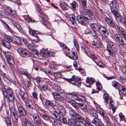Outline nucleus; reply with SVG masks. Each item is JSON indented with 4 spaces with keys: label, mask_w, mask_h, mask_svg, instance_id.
Listing matches in <instances>:
<instances>
[{
    "label": "nucleus",
    "mask_w": 126,
    "mask_h": 126,
    "mask_svg": "<svg viewBox=\"0 0 126 126\" xmlns=\"http://www.w3.org/2000/svg\"><path fill=\"white\" fill-rule=\"evenodd\" d=\"M69 114L71 118L74 120H78L84 125L88 126L90 124L88 121L72 110H71L70 111Z\"/></svg>",
    "instance_id": "1"
},
{
    "label": "nucleus",
    "mask_w": 126,
    "mask_h": 126,
    "mask_svg": "<svg viewBox=\"0 0 126 126\" xmlns=\"http://www.w3.org/2000/svg\"><path fill=\"white\" fill-rule=\"evenodd\" d=\"M56 110L58 113L59 114L62 116V117L60 116L58 118L61 122L63 124H66V120L65 118L63 117L65 115L66 113L65 109L62 106L59 105L56 106Z\"/></svg>",
    "instance_id": "2"
},
{
    "label": "nucleus",
    "mask_w": 126,
    "mask_h": 126,
    "mask_svg": "<svg viewBox=\"0 0 126 126\" xmlns=\"http://www.w3.org/2000/svg\"><path fill=\"white\" fill-rule=\"evenodd\" d=\"M80 16H78L77 17L78 21L81 24H83L85 21L88 22L90 21L92 19L90 16L84 12H82L81 13Z\"/></svg>",
    "instance_id": "3"
},
{
    "label": "nucleus",
    "mask_w": 126,
    "mask_h": 126,
    "mask_svg": "<svg viewBox=\"0 0 126 126\" xmlns=\"http://www.w3.org/2000/svg\"><path fill=\"white\" fill-rule=\"evenodd\" d=\"M63 78L69 82L71 83L73 85L79 86H80L81 85V82L79 81L81 80V79L78 76L76 77L75 75H73L70 79L64 78Z\"/></svg>",
    "instance_id": "4"
},
{
    "label": "nucleus",
    "mask_w": 126,
    "mask_h": 126,
    "mask_svg": "<svg viewBox=\"0 0 126 126\" xmlns=\"http://www.w3.org/2000/svg\"><path fill=\"white\" fill-rule=\"evenodd\" d=\"M1 53H3L7 58L8 63L9 65L13 66L15 65V61L13 57L10 55L9 52L1 51Z\"/></svg>",
    "instance_id": "5"
},
{
    "label": "nucleus",
    "mask_w": 126,
    "mask_h": 126,
    "mask_svg": "<svg viewBox=\"0 0 126 126\" xmlns=\"http://www.w3.org/2000/svg\"><path fill=\"white\" fill-rule=\"evenodd\" d=\"M28 29H29V32L30 34L32 36L35 37V39H33L32 40V42L34 43L38 42V41L39 37L37 36V34H40V32L38 31L32 30L30 27H28Z\"/></svg>",
    "instance_id": "6"
},
{
    "label": "nucleus",
    "mask_w": 126,
    "mask_h": 126,
    "mask_svg": "<svg viewBox=\"0 0 126 126\" xmlns=\"http://www.w3.org/2000/svg\"><path fill=\"white\" fill-rule=\"evenodd\" d=\"M52 94L56 100H63L66 99L67 98V96L64 93L60 94L58 92H54L52 93Z\"/></svg>",
    "instance_id": "7"
},
{
    "label": "nucleus",
    "mask_w": 126,
    "mask_h": 126,
    "mask_svg": "<svg viewBox=\"0 0 126 126\" xmlns=\"http://www.w3.org/2000/svg\"><path fill=\"white\" fill-rule=\"evenodd\" d=\"M20 55L23 57H27L29 56V51L25 49L20 47L18 48L17 50Z\"/></svg>",
    "instance_id": "8"
},
{
    "label": "nucleus",
    "mask_w": 126,
    "mask_h": 126,
    "mask_svg": "<svg viewBox=\"0 0 126 126\" xmlns=\"http://www.w3.org/2000/svg\"><path fill=\"white\" fill-rule=\"evenodd\" d=\"M97 31L102 36L106 37L108 35L107 29L104 26L99 25Z\"/></svg>",
    "instance_id": "9"
},
{
    "label": "nucleus",
    "mask_w": 126,
    "mask_h": 126,
    "mask_svg": "<svg viewBox=\"0 0 126 126\" xmlns=\"http://www.w3.org/2000/svg\"><path fill=\"white\" fill-rule=\"evenodd\" d=\"M11 116L12 117L13 120L16 122L18 118V115L17 114L15 108L14 107H11L9 108Z\"/></svg>",
    "instance_id": "10"
},
{
    "label": "nucleus",
    "mask_w": 126,
    "mask_h": 126,
    "mask_svg": "<svg viewBox=\"0 0 126 126\" xmlns=\"http://www.w3.org/2000/svg\"><path fill=\"white\" fill-rule=\"evenodd\" d=\"M26 103L27 107L33 110H35L32 101L30 100L28 96L22 100Z\"/></svg>",
    "instance_id": "11"
},
{
    "label": "nucleus",
    "mask_w": 126,
    "mask_h": 126,
    "mask_svg": "<svg viewBox=\"0 0 126 126\" xmlns=\"http://www.w3.org/2000/svg\"><path fill=\"white\" fill-rule=\"evenodd\" d=\"M7 95V98H6L11 102H14L15 101V96L11 89H9Z\"/></svg>",
    "instance_id": "12"
},
{
    "label": "nucleus",
    "mask_w": 126,
    "mask_h": 126,
    "mask_svg": "<svg viewBox=\"0 0 126 126\" xmlns=\"http://www.w3.org/2000/svg\"><path fill=\"white\" fill-rule=\"evenodd\" d=\"M116 3L115 0H112L110 3L111 12L113 15L117 13L116 8Z\"/></svg>",
    "instance_id": "13"
},
{
    "label": "nucleus",
    "mask_w": 126,
    "mask_h": 126,
    "mask_svg": "<svg viewBox=\"0 0 126 126\" xmlns=\"http://www.w3.org/2000/svg\"><path fill=\"white\" fill-rule=\"evenodd\" d=\"M10 21L13 23L14 26L19 31L21 32H23V29L20 25L17 23L16 20H14V18H10Z\"/></svg>",
    "instance_id": "14"
},
{
    "label": "nucleus",
    "mask_w": 126,
    "mask_h": 126,
    "mask_svg": "<svg viewBox=\"0 0 126 126\" xmlns=\"http://www.w3.org/2000/svg\"><path fill=\"white\" fill-rule=\"evenodd\" d=\"M33 119L34 122L36 126H40L41 125V120L38 115L34 114L33 115Z\"/></svg>",
    "instance_id": "15"
},
{
    "label": "nucleus",
    "mask_w": 126,
    "mask_h": 126,
    "mask_svg": "<svg viewBox=\"0 0 126 126\" xmlns=\"http://www.w3.org/2000/svg\"><path fill=\"white\" fill-rule=\"evenodd\" d=\"M1 21L4 28L5 30L7 31L10 32L11 33H14V31L6 22L3 21V20H1Z\"/></svg>",
    "instance_id": "16"
},
{
    "label": "nucleus",
    "mask_w": 126,
    "mask_h": 126,
    "mask_svg": "<svg viewBox=\"0 0 126 126\" xmlns=\"http://www.w3.org/2000/svg\"><path fill=\"white\" fill-rule=\"evenodd\" d=\"M16 106L18 113L23 116H25L26 115V113L25 110L21 106L18 104H17Z\"/></svg>",
    "instance_id": "17"
},
{
    "label": "nucleus",
    "mask_w": 126,
    "mask_h": 126,
    "mask_svg": "<svg viewBox=\"0 0 126 126\" xmlns=\"http://www.w3.org/2000/svg\"><path fill=\"white\" fill-rule=\"evenodd\" d=\"M119 32L122 35V37L125 40H126V31L125 29L121 27H117Z\"/></svg>",
    "instance_id": "18"
},
{
    "label": "nucleus",
    "mask_w": 126,
    "mask_h": 126,
    "mask_svg": "<svg viewBox=\"0 0 126 126\" xmlns=\"http://www.w3.org/2000/svg\"><path fill=\"white\" fill-rule=\"evenodd\" d=\"M118 89L119 94L121 93L126 95V88L124 86L119 85L118 86Z\"/></svg>",
    "instance_id": "19"
},
{
    "label": "nucleus",
    "mask_w": 126,
    "mask_h": 126,
    "mask_svg": "<svg viewBox=\"0 0 126 126\" xmlns=\"http://www.w3.org/2000/svg\"><path fill=\"white\" fill-rule=\"evenodd\" d=\"M105 21L110 27L114 28L115 26L114 22L109 17H106L105 18Z\"/></svg>",
    "instance_id": "20"
},
{
    "label": "nucleus",
    "mask_w": 126,
    "mask_h": 126,
    "mask_svg": "<svg viewBox=\"0 0 126 126\" xmlns=\"http://www.w3.org/2000/svg\"><path fill=\"white\" fill-rule=\"evenodd\" d=\"M107 49L110 55L112 56L113 57L115 55L114 52L116 51L117 50H114L112 47L107 46Z\"/></svg>",
    "instance_id": "21"
},
{
    "label": "nucleus",
    "mask_w": 126,
    "mask_h": 126,
    "mask_svg": "<svg viewBox=\"0 0 126 126\" xmlns=\"http://www.w3.org/2000/svg\"><path fill=\"white\" fill-rule=\"evenodd\" d=\"M1 44L3 46L10 49L11 48V45L9 43L4 40H1L0 41Z\"/></svg>",
    "instance_id": "22"
},
{
    "label": "nucleus",
    "mask_w": 126,
    "mask_h": 126,
    "mask_svg": "<svg viewBox=\"0 0 126 126\" xmlns=\"http://www.w3.org/2000/svg\"><path fill=\"white\" fill-rule=\"evenodd\" d=\"M85 81L87 83L89 84L90 86L93 84L95 82V79L91 77H87Z\"/></svg>",
    "instance_id": "23"
},
{
    "label": "nucleus",
    "mask_w": 126,
    "mask_h": 126,
    "mask_svg": "<svg viewBox=\"0 0 126 126\" xmlns=\"http://www.w3.org/2000/svg\"><path fill=\"white\" fill-rule=\"evenodd\" d=\"M68 103L74 107L76 109H78L79 108V103H77L75 101L72 100L71 101H68Z\"/></svg>",
    "instance_id": "24"
},
{
    "label": "nucleus",
    "mask_w": 126,
    "mask_h": 126,
    "mask_svg": "<svg viewBox=\"0 0 126 126\" xmlns=\"http://www.w3.org/2000/svg\"><path fill=\"white\" fill-rule=\"evenodd\" d=\"M73 98L75 100H77L79 101L82 102L85 101L86 99L84 97L82 96H79L77 95H74L73 96Z\"/></svg>",
    "instance_id": "25"
},
{
    "label": "nucleus",
    "mask_w": 126,
    "mask_h": 126,
    "mask_svg": "<svg viewBox=\"0 0 126 126\" xmlns=\"http://www.w3.org/2000/svg\"><path fill=\"white\" fill-rule=\"evenodd\" d=\"M69 18L72 24H75L76 23L75 16L74 14H70L69 15Z\"/></svg>",
    "instance_id": "26"
},
{
    "label": "nucleus",
    "mask_w": 126,
    "mask_h": 126,
    "mask_svg": "<svg viewBox=\"0 0 126 126\" xmlns=\"http://www.w3.org/2000/svg\"><path fill=\"white\" fill-rule=\"evenodd\" d=\"M6 12L10 15H13L15 14L16 12L15 10H13L11 8L9 7H7L6 8Z\"/></svg>",
    "instance_id": "27"
},
{
    "label": "nucleus",
    "mask_w": 126,
    "mask_h": 126,
    "mask_svg": "<svg viewBox=\"0 0 126 126\" xmlns=\"http://www.w3.org/2000/svg\"><path fill=\"white\" fill-rule=\"evenodd\" d=\"M107 46L112 47L114 50L117 49V46L116 44L111 41H109Z\"/></svg>",
    "instance_id": "28"
},
{
    "label": "nucleus",
    "mask_w": 126,
    "mask_h": 126,
    "mask_svg": "<svg viewBox=\"0 0 126 126\" xmlns=\"http://www.w3.org/2000/svg\"><path fill=\"white\" fill-rule=\"evenodd\" d=\"M9 89H11L9 87H8L7 88V91H6L5 87H3L1 88V91L2 94L3 95L4 97L7 98V95L8 94V91Z\"/></svg>",
    "instance_id": "29"
},
{
    "label": "nucleus",
    "mask_w": 126,
    "mask_h": 126,
    "mask_svg": "<svg viewBox=\"0 0 126 126\" xmlns=\"http://www.w3.org/2000/svg\"><path fill=\"white\" fill-rule=\"evenodd\" d=\"M40 54L43 57H45L46 55H48V56H52V53L50 52L49 51H45L44 52H40Z\"/></svg>",
    "instance_id": "30"
},
{
    "label": "nucleus",
    "mask_w": 126,
    "mask_h": 126,
    "mask_svg": "<svg viewBox=\"0 0 126 126\" xmlns=\"http://www.w3.org/2000/svg\"><path fill=\"white\" fill-rule=\"evenodd\" d=\"M40 116L45 120L47 121H49L50 119V117L47 114H41Z\"/></svg>",
    "instance_id": "31"
},
{
    "label": "nucleus",
    "mask_w": 126,
    "mask_h": 126,
    "mask_svg": "<svg viewBox=\"0 0 126 126\" xmlns=\"http://www.w3.org/2000/svg\"><path fill=\"white\" fill-rule=\"evenodd\" d=\"M99 25L95 23H91L90 26L91 28L93 30H97V31Z\"/></svg>",
    "instance_id": "32"
},
{
    "label": "nucleus",
    "mask_w": 126,
    "mask_h": 126,
    "mask_svg": "<svg viewBox=\"0 0 126 126\" xmlns=\"http://www.w3.org/2000/svg\"><path fill=\"white\" fill-rule=\"evenodd\" d=\"M4 37L5 40L9 43L12 42L13 40V37L11 36L5 35Z\"/></svg>",
    "instance_id": "33"
},
{
    "label": "nucleus",
    "mask_w": 126,
    "mask_h": 126,
    "mask_svg": "<svg viewBox=\"0 0 126 126\" xmlns=\"http://www.w3.org/2000/svg\"><path fill=\"white\" fill-rule=\"evenodd\" d=\"M56 104V103L55 101H47L46 103V104L47 106H55Z\"/></svg>",
    "instance_id": "34"
},
{
    "label": "nucleus",
    "mask_w": 126,
    "mask_h": 126,
    "mask_svg": "<svg viewBox=\"0 0 126 126\" xmlns=\"http://www.w3.org/2000/svg\"><path fill=\"white\" fill-rule=\"evenodd\" d=\"M19 93L22 100L28 96L25 95V92L21 90H19Z\"/></svg>",
    "instance_id": "35"
},
{
    "label": "nucleus",
    "mask_w": 126,
    "mask_h": 126,
    "mask_svg": "<svg viewBox=\"0 0 126 126\" xmlns=\"http://www.w3.org/2000/svg\"><path fill=\"white\" fill-rule=\"evenodd\" d=\"M71 6L72 7V8L73 9L75 10H77L78 7V5L77 2L73 1L72 3H71Z\"/></svg>",
    "instance_id": "36"
},
{
    "label": "nucleus",
    "mask_w": 126,
    "mask_h": 126,
    "mask_svg": "<svg viewBox=\"0 0 126 126\" xmlns=\"http://www.w3.org/2000/svg\"><path fill=\"white\" fill-rule=\"evenodd\" d=\"M15 43L16 44L20 45L22 42V41L18 37L15 36L13 37Z\"/></svg>",
    "instance_id": "37"
},
{
    "label": "nucleus",
    "mask_w": 126,
    "mask_h": 126,
    "mask_svg": "<svg viewBox=\"0 0 126 126\" xmlns=\"http://www.w3.org/2000/svg\"><path fill=\"white\" fill-rule=\"evenodd\" d=\"M117 40L119 42L120 45L122 46L125 45V43L121 37H119Z\"/></svg>",
    "instance_id": "38"
},
{
    "label": "nucleus",
    "mask_w": 126,
    "mask_h": 126,
    "mask_svg": "<svg viewBox=\"0 0 126 126\" xmlns=\"http://www.w3.org/2000/svg\"><path fill=\"white\" fill-rule=\"evenodd\" d=\"M24 123L25 126H33L31 122L28 120L26 118L24 119Z\"/></svg>",
    "instance_id": "39"
},
{
    "label": "nucleus",
    "mask_w": 126,
    "mask_h": 126,
    "mask_svg": "<svg viewBox=\"0 0 126 126\" xmlns=\"http://www.w3.org/2000/svg\"><path fill=\"white\" fill-rule=\"evenodd\" d=\"M20 73L26 76L28 79H30L31 78L30 74L28 72L21 71Z\"/></svg>",
    "instance_id": "40"
},
{
    "label": "nucleus",
    "mask_w": 126,
    "mask_h": 126,
    "mask_svg": "<svg viewBox=\"0 0 126 126\" xmlns=\"http://www.w3.org/2000/svg\"><path fill=\"white\" fill-rule=\"evenodd\" d=\"M5 122L8 126H12V123L11 119L9 117H7L5 119Z\"/></svg>",
    "instance_id": "41"
},
{
    "label": "nucleus",
    "mask_w": 126,
    "mask_h": 126,
    "mask_svg": "<svg viewBox=\"0 0 126 126\" xmlns=\"http://www.w3.org/2000/svg\"><path fill=\"white\" fill-rule=\"evenodd\" d=\"M83 110H87V106L85 104L83 103H79V107Z\"/></svg>",
    "instance_id": "42"
},
{
    "label": "nucleus",
    "mask_w": 126,
    "mask_h": 126,
    "mask_svg": "<svg viewBox=\"0 0 126 126\" xmlns=\"http://www.w3.org/2000/svg\"><path fill=\"white\" fill-rule=\"evenodd\" d=\"M27 47L29 49L31 50L32 51L36 48V46H34L32 43L29 44L28 45H27Z\"/></svg>",
    "instance_id": "43"
},
{
    "label": "nucleus",
    "mask_w": 126,
    "mask_h": 126,
    "mask_svg": "<svg viewBox=\"0 0 126 126\" xmlns=\"http://www.w3.org/2000/svg\"><path fill=\"white\" fill-rule=\"evenodd\" d=\"M97 111L103 117H104L105 115L104 111L101 108H99Z\"/></svg>",
    "instance_id": "44"
},
{
    "label": "nucleus",
    "mask_w": 126,
    "mask_h": 126,
    "mask_svg": "<svg viewBox=\"0 0 126 126\" xmlns=\"http://www.w3.org/2000/svg\"><path fill=\"white\" fill-rule=\"evenodd\" d=\"M54 75L55 78L58 79V78H61L62 76V73L60 72H57L54 73Z\"/></svg>",
    "instance_id": "45"
},
{
    "label": "nucleus",
    "mask_w": 126,
    "mask_h": 126,
    "mask_svg": "<svg viewBox=\"0 0 126 126\" xmlns=\"http://www.w3.org/2000/svg\"><path fill=\"white\" fill-rule=\"evenodd\" d=\"M37 10L39 12V13L41 15H43L44 17H45V16H46L44 14V12L43 11L41 10L40 8V7L38 5H37Z\"/></svg>",
    "instance_id": "46"
},
{
    "label": "nucleus",
    "mask_w": 126,
    "mask_h": 126,
    "mask_svg": "<svg viewBox=\"0 0 126 126\" xmlns=\"http://www.w3.org/2000/svg\"><path fill=\"white\" fill-rule=\"evenodd\" d=\"M103 97L105 101V102L108 104L109 100V97L108 95L106 94H104Z\"/></svg>",
    "instance_id": "47"
},
{
    "label": "nucleus",
    "mask_w": 126,
    "mask_h": 126,
    "mask_svg": "<svg viewBox=\"0 0 126 126\" xmlns=\"http://www.w3.org/2000/svg\"><path fill=\"white\" fill-rule=\"evenodd\" d=\"M73 56V59L74 60H76L78 59V56L77 53L76 51H73L72 52Z\"/></svg>",
    "instance_id": "48"
},
{
    "label": "nucleus",
    "mask_w": 126,
    "mask_h": 126,
    "mask_svg": "<svg viewBox=\"0 0 126 126\" xmlns=\"http://www.w3.org/2000/svg\"><path fill=\"white\" fill-rule=\"evenodd\" d=\"M81 48L83 50L84 52L86 53L89 51V48L85 46H83L81 47Z\"/></svg>",
    "instance_id": "49"
},
{
    "label": "nucleus",
    "mask_w": 126,
    "mask_h": 126,
    "mask_svg": "<svg viewBox=\"0 0 126 126\" xmlns=\"http://www.w3.org/2000/svg\"><path fill=\"white\" fill-rule=\"evenodd\" d=\"M59 44L63 48V49L68 51H69V49L64 44L61 42H60Z\"/></svg>",
    "instance_id": "50"
},
{
    "label": "nucleus",
    "mask_w": 126,
    "mask_h": 126,
    "mask_svg": "<svg viewBox=\"0 0 126 126\" xmlns=\"http://www.w3.org/2000/svg\"><path fill=\"white\" fill-rule=\"evenodd\" d=\"M91 114L92 117H94L93 119L97 118L98 117L97 113L95 111H94L93 112L92 111Z\"/></svg>",
    "instance_id": "51"
},
{
    "label": "nucleus",
    "mask_w": 126,
    "mask_h": 126,
    "mask_svg": "<svg viewBox=\"0 0 126 126\" xmlns=\"http://www.w3.org/2000/svg\"><path fill=\"white\" fill-rule=\"evenodd\" d=\"M81 0V3L82 4L83 8L84 9L86 8H87L86 0Z\"/></svg>",
    "instance_id": "52"
},
{
    "label": "nucleus",
    "mask_w": 126,
    "mask_h": 126,
    "mask_svg": "<svg viewBox=\"0 0 126 126\" xmlns=\"http://www.w3.org/2000/svg\"><path fill=\"white\" fill-rule=\"evenodd\" d=\"M112 86L115 87H117L120 85L119 83L115 80H113L112 82Z\"/></svg>",
    "instance_id": "53"
},
{
    "label": "nucleus",
    "mask_w": 126,
    "mask_h": 126,
    "mask_svg": "<svg viewBox=\"0 0 126 126\" xmlns=\"http://www.w3.org/2000/svg\"><path fill=\"white\" fill-rule=\"evenodd\" d=\"M113 15L117 21H120L121 20V17L120 15L118 13V12L115 14H114Z\"/></svg>",
    "instance_id": "54"
},
{
    "label": "nucleus",
    "mask_w": 126,
    "mask_h": 126,
    "mask_svg": "<svg viewBox=\"0 0 126 126\" xmlns=\"http://www.w3.org/2000/svg\"><path fill=\"white\" fill-rule=\"evenodd\" d=\"M60 6L62 9L64 10H65L68 9L67 6L65 4L62 3H60Z\"/></svg>",
    "instance_id": "55"
},
{
    "label": "nucleus",
    "mask_w": 126,
    "mask_h": 126,
    "mask_svg": "<svg viewBox=\"0 0 126 126\" xmlns=\"http://www.w3.org/2000/svg\"><path fill=\"white\" fill-rule=\"evenodd\" d=\"M39 19L41 22L42 24H44L45 23V20L44 19V17L43 15H39L38 16Z\"/></svg>",
    "instance_id": "56"
},
{
    "label": "nucleus",
    "mask_w": 126,
    "mask_h": 126,
    "mask_svg": "<svg viewBox=\"0 0 126 126\" xmlns=\"http://www.w3.org/2000/svg\"><path fill=\"white\" fill-rule=\"evenodd\" d=\"M96 31L94 30L91 32L92 36L93 37L94 39H96L97 37V35L96 33Z\"/></svg>",
    "instance_id": "57"
},
{
    "label": "nucleus",
    "mask_w": 126,
    "mask_h": 126,
    "mask_svg": "<svg viewBox=\"0 0 126 126\" xmlns=\"http://www.w3.org/2000/svg\"><path fill=\"white\" fill-rule=\"evenodd\" d=\"M40 88L44 91H46L48 89V86L46 84H43L41 87Z\"/></svg>",
    "instance_id": "58"
},
{
    "label": "nucleus",
    "mask_w": 126,
    "mask_h": 126,
    "mask_svg": "<svg viewBox=\"0 0 126 126\" xmlns=\"http://www.w3.org/2000/svg\"><path fill=\"white\" fill-rule=\"evenodd\" d=\"M53 125L54 126H60L61 125L59 121L56 119L54 120Z\"/></svg>",
    "instance_id": "59"
},
{
    "label": "nucleus",
    "mask_w": 126,
    "mask_h": 126,
    "mask_svg": "<svg viewBox=\"0 0 126 126\" xmlns=\"http://www.w3.org/2000/svg\"><path fill=\"white\" fill-rule=\"evenodd\" d=\"M29 80L27 79L26 80L25 82L26 84L27 85V86L29 87H30L31 84V81L30 79H29Z\"/></svg>",
    "instance_id": "60"
},
{
    "label": "nucleus",
    "mask_w": 126,
    "mask_h": 126,
    "mask_svg": "<svg viewBox=\"0 0 126 126\" xmlns=\"http://www.w3.org/2000/svg\"><path fill=\"white\" fill-rule=\"evenodd\" d=\"M95 125L96 126H104V124L100 119L99 120L97 121V122L96 123Z\"/></svg>",
    "instance_id": "61"
},
{
    "label": "nucleus",
    "mask_w": 126,
    "mask_h": 126,
    "mask_svg": "<svg viewBox=\"0 0 126 126\" xmlns=\"http://www.w3.org/2000/svg\"><path fill=\"white\" fill-rule=\"evenodd\" d=\"M111 108L112 110V113H114L115 112V110L116 109V106L114 104H112L111 105Z\"/></svg>",
    "instance_id": "62"
},
{
    "label": "nucleus",
    "mask_w": 126,
    "mask_h": 126,
    "mask_svg": "<svg viewBox=\"0 0 126 126\" xmlns=\"http://www.w3.org/2000/svg\"><path fill=\"white\" fill-rule=\"evenodd\" d=\"M94 62L97 64V65L100 67L103 68L104 66V65L102 62H99L98 63H97L96 61H94Z\"/></svg>",
    "instance_id": "63"
},
{
    "label": "nucleus",
    "mask_w": 126,
    "mask_h": 126,
    "mask_svg": "<svg viewBox=\"0 0 126 126\" xmlns=\"http://www.w3.org/2000/svg\"><path fill=\"white\" fill-rule=\"evenodd\" d=\"M59 114L56 111H54L53 112H52V114L55 116L56 118H58L60 116H59Z\"/></svg>",
    "instance_id": "64"
}]
</instances>
